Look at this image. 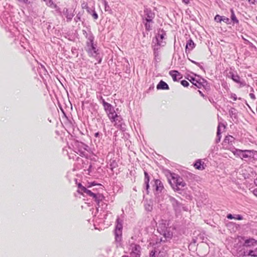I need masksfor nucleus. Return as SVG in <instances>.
Masks as SVG:
<instances>
[{
	"label": "nucleus",
	"instance_id": "nucleus-1",
	"mask_svg": "<svg viewBox=\"0 0 257 257\" xmlns=\"http://www.w3.org/2000/svg\"><path fill=\"white\" fill-rule=\"evenodd\" d=\"M234 138L231 136H226V143L227 142L230 145V147L227 148L230 150L234 156L240 157L241 159L248 158L253 157L254 151L250 150H241L235 149L233 144H234Z\"/></svg>",
	"mask_w": 257,
	"mask_h": 257
},
{
	"label": "nucleus",
	"instance_id": "nucleus-2",
	"mask_svg": "<svg viewBox=\"0 0 257 257\" xmlns=\"http://www.w3.org/2000/svg\"><path fill=\"white\" fill-rule=\"evenodd\" d=\"M168 180L170 185L175 191H182L186 186L183 179L175 173H170Z\"/></svg>",
	"mask_w": 257,
	"mask_h": 257
},
{
	"label": "nucleus",
	"instance_id": "nucleus-3",
	"mask_svg": "<svg viewBox=\"0 0 257 257\" xmlns=\"http://www.w3.org/2000/svg\"><path fill=\"white\" fill-rule=\"evenodd\" d=\"M78 189L77 190V192L81 195H83V193H85L88 196L92 197L93 199H94L95 201L97 202L98 203L99 201L98 199L97 195L94 193L92 192L90 190L87 189L86 187L82 186L81 183H79L78 184Z\"/></svg>",
	"mask_w": 257,
	"mask_h": 257
},
{
	"label": "nucleus",
	"instance_id": "nucleus-4",
	"mask_svg": "<svg viewBox=\"0 0 257 257\" xmlns=\"http://www.w3.org/2000/svg\"><path fill=\"white\" fill-rule=\"evenodd\" d=\"M108 118L116 127L119 128L121 126L122 118L120 115H117L116 113L108 117Z\"/></svg>",
	"mask_w": 257,
	"mask_h": 257
},
{
	"label": "nucleus",
	"instance_id": "nucleus-5",
	"mask_svg": "<svg viewBox=\"0 0 257 257\" xmlns=\"http://www.w3.org/2000/svg\"><path fill=\"white\" fill-rule=\"evenodd\" d=\"M101 98L102 99V103L104 109L105 111V112L107 115V116L109 117V116L112 115L113 114L116 113L112 105L111 104H110V103H107L106 101H105V100L103 99H102V97Z\"/></svg>",
	"mask_w": 257,
	"mask_h": 257
},
{
	"label": "nucleus",
	"instance_id": "nucleus-6",
	"mask_svg": "<svg viewBox=\"0 0 257 257\" xmlns=\"http://www.w3.org/2000/svg\"><path fill=\"white\" fill-rule=\"evenodd\" d=\"M130 250H131V256L139 255L140 256L141 246L135 243L131 244L130 245Z\"/></svg>",
	"mask_w": 257,
	"mask_h": 257
},
{
	"label": "nucleus",
	"instance_id": "nucleus-7",
	"mask_svg": "<svg viewBox=\"0 0 257 257\" xmlns=\"http://www.w3.org/2000/svg\"><path fill=\"white\" fill-rule=\"evenodd\" d=\"M153 187H154L155 194L161 193L164 189L162 182L158 179L155 180Z\"/></svg>",
	"mask_w": 257,
	"mask_h": 257
},
{
	"label": "nucleus",
	"instance_id": "nucleus-8",
	"mask_svg": "<svg viewBox=\"0 0 257 257\" xmlns=\"http://www.w3.org/2000/svg\"><path fill=\"white\" fill-rule=\"evenodd\" d=\"M227 76L228 78L232 79L234 82L237 83L241 84L240 81V78L236 72L229 71L228 73H227Z\"/></svg>",
	"mask_w": 257,
	"mask_h": 257
},
{
	"label": "nucleus",
	"instance_id": "nucleus-9",
	"mask_svg": "<svg viewBox=\"0 0 257 257\" xmlns=\"http://www.w3.org/2000/svg\"><path fill=\"white\" fill-rule=\"evenodd\" d=\"M169 74L171 76L173 81H177L182 78V74L176 70H171L169 72Z\"/></svg>",
	"mask_w": 257,
	"mask_h": 257
},
{
	"label": "nucleus",
	"instance_id": "nucleus-10",
	"mask_svg": "<svg viewBox=\"0 0 257 257\" xmlns=\"http://www.w3.org/2000/svg\"><path fill=\"white\" fill-rule=\"evenodd\" d=\"M257 244V240L254 238H249L245 240L243 244V247H251Z\"/></svg>",
	"mask_w": 257,
	"mask_h": 257
},
{
	"label": "nucleus",
	"instance_id": "nucleus-11",
	"mask_svg": "<svg viewBox=\"0 0 257 257\" xmlns=\"http://www.w3.org/2000/svg\"><path fill=\"white\" fill-rule=\"evenodd\" d=\"M88 48L87 49V51L89 54V56H95V54L96 53V48L93 46V44L92 43H90L88 45Z\"/></svg>",
	"mask_w": 257,
	"mask_h": 257
},
{
	"label": "nucleus",
	"instance_id": "nucleus-12",
	"mask_svg": "<svg viewBox=\"0 0 257 257\" xmlns=\"http://www.w3.org/2000/svg\"><path fill=\"white\" fill-rule=\"evenodd\" d=\"M205 163L204 162L201 161V160H198L196 161L194 165V167L195 169L199 170H203L205 169Z\"/></svg>",
	"mask_w": 257,
	"mask_h": 257
},
{
	"label": "nucleus",
	"instance_id": "nucleus-13",
	"mask_svg": "<svg viewBox=\"0 0 257 257\" xmlns=\"http://www.w3.org/2000/svg\"><path fill=\"white\" fill-rule=\"evenodd\" d=\"M195 44H194L193 41L191 39L189 40L186 43L185 47L186 52H187V51L189 52L195 47Z\"/></svg>",
	"mask_w": 257,
	"mask_h": 257
},
{
	"label": "nucleus",
	"instance_id": "nucleus-14",
	"mask_svg": "<svg viewBox=\"0 0 257 257\" xmlns=\"http://www.w3.org/2000/svg\"><path fill=\"white\" fill-rule=\"evenodd\" d=\"M157 89L168 90L169 87L168 85L164 81L161 80L157 85Z\"/></svg>",
	"mask_w": 257,
	"mask_h": 257
},
{
	"label": "nucleus",
	"instance_id": "nucleus-15",
	"mask_svg": "<svg viewBox=\"0 0 257 257\" xmlns=\"http://www.w3.org/2000/svg\"><path fill=\"white\" fill-rule=\"evenodd\" d=\"M244 255H249L253 257H257V247L253 250H244Z\"/></svg>",
	"mask_w": 257,
	"mask_h": 257
},
{
	"label": "nucleus",
	"instance_id": "nucleus-16",
	"mask_svg": "<svg viewBox=\"0 0 257 257\" xmlns=\"http://www.w3.org/2000/svg\"><path fill=\"white\" fill-rule=\"evenodd\" d=\"M227 217L228 219H237V220H242V216L240 215H239V214H228L227 215Z\"/></svg>",
	"mask_w": 257,
	"mask_h": 257
},
{
	"label": "nucleus",
	"instance_id": "nucleus-17",
	"mask_svg": "<svg viewBox=\"0 0 257 257\" xmlns=\"http://www.w3.org/2000/svg\"><path fill=\"white\" fill-rule=\"evenodd\" d=\"M166 36V33L164 32H163L162 34H159L158 35V38H157L158 40V44L160 46L163 45L162 44V42L160 40L162 41Z\"/></svg>",
	"mask_w": 257,
	"mask_h": 257
},
{
	"label": "nucleus",
	"instance_id": "nucleus-18",
	"mask_svg": "<svg viewBox=\"0 0 257 257\" xmlns=\"http://www.w3.org/2000/svg\"><path fill=\"white\" fill-rule=\"evenodd\" d=\"M170 229V228H167L164 232V236L166 238L171 239L173 237V233Z\"/></svg>",
	"mask_w": 257,
	"mask_h": 257
},
{
	"label": "nucleus",
	"instance_id": "nucleus-19",
	"mask_svg": "<svg viewBox=\"0 0 257 257\" xmlns=\"http://www.w3.org/2000/svg\"><path fill=\"white\" fill-rule=\"evenodd\" d=\"M230 12H231V21L232 22V23L234 24H238V20L237 19L235 14H234V13L233 12V10L232 9H231L230 10Z\"/></svg>",
	"mask_w": 257,
	"mask_h": 257
},
{
	"label": "nucleus",
	"instance_id": "nucleus-20",
	"mask_svg": "<svg viewBox=\"0 0 257 257\" xmlns=\"http://www.w3.org/2000/svg\"><path fill=\"white\" fill-rule=\"evenodd\" d=\"M190 81L193 85L196 86L197 88H200L201 86V83L199 82L195 78H192V79L190 80Z\"/></svg>",
	"mask_w": 257,
	"mask_h": 257
},
{
	"label": "nucleus",
	"instance_id": "nucleus-21",
	"mask_svg": "<svg viewBox=\"0 0 257 257\" xmlns=\"http://www.w3.org/2000/svg\"><path fill=\"white\" fill-rule=\"evenodd\" d=\"M154 16H155L154 14L151 13L150 14H148L147 15V18H146V21L149 23L152 22V20H153V18H154Z\"/></svg>",
	"mask_w": 257,
	"mask_h": 257
},
{
	"label": "nucleus",
	"instance_id": "nucleus-22",
	"mask_svg": "<svg viewBox=\"0 0 257 257\" xmlns=\"http://www.w3.org/2000/svg\"><path fill=\"white\" fill-rule=\"evenodd\" d=\"M229 115L231 116L232 120H234V119H236V110L235 109H232L229 111Z\"/></svg>",
	"mask_w": 257,
	"mask_h": 257
},
{
	"label": "nucleus",
	"instance_id": "nucleus-23",
	"mask_svg": "<svg viewBox=\"0 0 257 257\" xmlns=\"http://www.w3.org/2000/svg\"><path fill=\"white\" fill-rule=\"evenodd\" d=\"M145 175V179H144V183L145 184H149L150 181V177L149 174L145 171L144 172Z\"/></svg>",
	"mask_w": 257,
	"mask_h": 257
},
{
	"label": "nucleus",
	"instance_id": "nucleus-24",
	"mask_svg": "<svg viewBox=\"0 0 257 257\" xmlns=\"http://www.w3.org/2000/svg\"><path fill=\"white\" fill-rule=\"evenodd\" d=\"M159 257H168L167 253L166 251H160L159 253Z\"/></svg>",
	"mask_w": 257,
	"mask_h": 257
},
{
	"label": "nucleus",
	"instance_id": "nucleus-25",
	"mask_svg": "<svg viewBox=\"0 0 257 257\" xmlns=\"http://www.w3.org/2000/svg\"><path fill=\"white\" fill-rule=\"evenodd\" d=\"M150 23L147 22L145 24L146 29L148 31H150L152 29V26H151Z\"/></svg>",
	"mask_w": 257,
	"mask_h": 257
},
{
	"label": "nucleus",
	"instance_id": "nucleus-26",
	"mask_svg": "<svg viewBox=\"0 0 257 257\" xmlns=\"http://www.w3.org/2000/svg\"><path fill=\"white\" fill-rule=\"evenodd\" d=\"M181 83L184 87H187L189 85V82L185 80L181 81Z\"/></svg>",
	"mask_w": 257,
	"mask_h": 257
},
{
	"label": "nucleus",
	"instance_id": "nucleus-27",
	"mask_svg": "<svg viewBox=\"0 0 257 257\" xmlns=\"http://www.w3.org/2000/svg\"><path fill=\"white\" fill-rule=\"evenodd\" d=\"M214 20L217 22H220L222 20L221 17L219 15H216L214 18Z\"/></svg>",
	"mask_w": 257,
	"mask_h": 257
},
{
	"label": "nucleus",
	"instance_id": "nucleus-28",
	"mask_svg": "<svg viewBox=\"0 0 257 257\" xmlns=\"http://www.w3.org/2000/svg\"><path fill=\"white\" fill-rule=\"evenodd\" d=\"M230 98H232L234 101H235L237 99V96L236 94L233 93H230Z\"/></svg>",
	"mask_w": 257,
	"mask_h": 257
},
{
	"label": "nucleus",
	"instance_id": "nucleus-29",
	"mask_svg": "<svg viewBox=\"0 0 257 257\" xmlns=\"http://www.w3.org/2000/svg\"><path fill=\"white\" fill-rule=\"evenodd\" d=\"M156 250H152L150 252V256L151 257H155V254H156Z\"/></svg>",
	"mask_w": 257,
	"mask_h": 257
},
{
	"label": "nucleus",
	"instance_id": "nucleus-30",
	"mask_svg": "<svg viewBox=\"0 0 257 257\" xmlns=\"http://www.w3.org/2000/svg\"><path fill=\"white\" fill-rule=\"evenodd\" d=\"M122 228V225L120 224H117L116 226V230H120Z\"/></svg>",
	"mask_w": 257,
	"mask_h": 257
},
{
	"label": "nucleus",
	"instance_id": "nucleus-31",
	"mask_svg": "<svg viewBox=\"0 0 257 257\" xmlns=\"http://www.w3.org/2000/svg\"><path fill=\"white\" fill-rule=\"evenodd\" d=\"M95 185L96 184L94 183V182L89 183L87 187L90 188L92 186H95Z\"/></svg>",
	"mask_w": 257,
	"mask_h": 257
},
{
	"label": "nucleus",
	"instance_id": "nucleus-32",
	"mask_svg": "<svg viewBox=\"0 0 257 257\" xmlns=\"http://www.w3.org/2000/svg\"><path fill=\"white\" fill-rule=\"evenodd\" d=\"M192 0H183V2L186 4V5H188L189 4L191 1H192Z\"/></svg>",
	"mask_w": 257,
	"mask_h": 257
},
{
	"label": "nucleus",
	"instance_id": "nucleus-33",
	"mask_svg": "<svg viewBox=\"0 0 257 257\" xmlns=\"http://www.w3.org/2000/svg\"><path fill=\"white\" fill-rule=\"evenodd\" d=\"M250 4H255L256 0H247Z\"/></svg>",
	"mask_w": 257,
	"mask_h": 257
},
{
	"label": "nucleus",
	"instance_id": "nucleus-34",
	"mask_svg": "<svg viewBox=\"0 0 257 257\" xmlns=\"http://www.w3.org/2000/svg\"><path fill=\"white\" fill-rule=\"evenodd\" d=\"M249 96H250V98H252V99H255V95L253 93H250Z\"/></svg>",
	"mask_w": 257,
	"mask_h": 257
},
{
	"label": "nucleus",
	"instance_id": "nucleus-35",
	"mask_svg": "<svg viewBox=\"0 0 257 257\" xmlns=\"http://www.w3.org/2000/svg\"><path fill=\"white\" fill-rule=\"evenodd\" d=\"M149 188H150L149 184H146V190L147 191V193L148 194Z\"/></svg>",
	"mask_w": 257,
	"mask_h": 257
},
{
	"label": "nucleus",
	"instance_id": "nucleus-36",
	"mask_svg": "<svg viewBox=\"0 0 257 257\" xmlns=\"http://www.w3.org/2000/svg\"><path fill=\"white\" fill-rule=\"evenodd\" d=\"M253 193L254 195L257 196V188L256 189H254V190L253 191Z\"/></svg>",
	"mask_w": 257,
	"mask_h": 257
},
{
	"label": "nucleus",
	"instance_id": "nucleus-37",
	"mask_svg": "<svg viewBox=\"0 0 257 257\" xmlns=\"http://www.w3.org/2000/svg\"><path fill=\"white\" fill-rule=\"evenodd\" d=\"M219 127H220V125H218V131H217V136H219Z\"/></svg>",
	"mask_w": 257,
	"mask_h": 257
},
{
	"label": "nucleus",
	"instance_id": "nucleus-38",
	"mask_svg": "<svg viewBox=\"0 0 257 257\" xmlns=\"http://www.w3.org/2000/svg\"><path fill=\"white\" fill-rule=\"evenodd\" d=\"M93 17H94L95 19H97V18H98V16H97V15L96 14H94L93 15Z\"/></svg>",
	"mask_w": 257,
	"mask_h": 257
},
{
	"label": "nucleus",
	"instance_id": "nucleus-39",
	"mask_svg": "<svg viewBox=\"0 0 257 257\" xmlns=\"http://www.w3.org/2000/svg\"><path fill=\"white\" fill-rule=\"evenodd\" d=\"M225 21H226V23L227 24L229 22V19L228 18H226Z\"/></svg>",
	"mask_w": 257,
	"mask_h": 257
},
{
	"label": "nucleus",
	"instance_id": "nucleus-40",
	"mask_svg": "<svg viewBox=\"0 0 257 257\" xmlns=\"http://www.w3.org/2000/svg\"><path fill=\"white\" fill-rule=\"evenodd\" d=\"M122 257H128V256H123ZM130 257H140V256L139 255H137V256H131Z\"/></svg>",
	"mask_w": 257,
	"mask_h": 257
},
{
	"label": "nucleus",
	"instance_id": "nucleus-41",
	"mask_svg": "<svg viewBox=\"0 0 257 257\" xmlns=\"http://www.w3.org/2000/svg\"><path fill=\"white\" fill-rule=\"evenodd\" d=\"M254 183L257 186V178L254 180Z\"/></svg>",
	"mask_w": 257,
	"mask_h": 257
},
{
	"label": "nucleus",
	"instance_id": "nucleus-42",
	"mask_svg": "<svg viewBox=\"0 0 257 257\" xmlns=\"http://www.w3.org/2000/svg\"><path fill=\"white\" fill-rule=\"evenodd\" d=\"M98 133H96V134H95V137H97V136H98Z\"/></svg>",
	"mask_w": 257,
	"mask_h": 257
}]
</instances>
